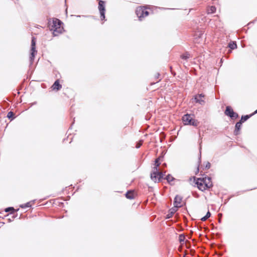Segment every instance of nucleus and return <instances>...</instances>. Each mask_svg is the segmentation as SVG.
Wrapping results in <instances>:
<instances>
[{
	"mask_svg": "<svg viewBox=\"0 0 257 257\" xmlns=\"http://www.w3.org/2000/svg\"><path fill=\"white\" fill-rule=\"evenodd\" d=\"M62 22L57 19H54L53 20L52 25L51 28V31H53V34L54 36H58L63 31V28L61 27Z\"/></svg>",
	"mask_w": 257,
	"mask_h": 257,
	"instance_id": "1",
	"label": "nucleus"
},
{
	"mask_svg": "<svg viewBox=\"0 0 257 257\" xmlns=\"http://www.w3.org/2000/svg\"><path fill=\"white\" fill-rule=\"evenodd\" d=\"M166 172H163L160 168L154 167L151 174V179L155 182H159L165 176Z\"/></svg>",
	"mask_w": 257,
	"mask_h": 257,
	"instance_id": "2",
	"label": "nucleus"
},
{
	"mask_svg": "<svg viewBox=\"0 0 257 257\" xmlns=\"http://www.w3.org/2000/svg\"><path fill=\"white\" fill-rule=\"evenodd\" d=\"M182 121L185 125H191L194 126H197L199 122L193 118L192 116L190 114H185L182 117Z\"/></svg>",
	"mask_w": 257,
	"mask_h": 257,
	"instance_id": "3",
	"label": "nucleus"
},
{
	"mask_svg": "<svg viewBox=\"0 0 257 257\" xmlns=\"http://www.w3.org/2000/svg\"><path fill=\"white\" fill-rule=\"evenodd\" d=\"M146 8L144 7H140L137 8L136 13L140 21L142 19L149 15V12L146 11Z\"/></svg>",
	"mask_w": 257,
	"mask_h": 257,
	"instance_id": "4",
	"label": "nucleus"
},
{
	"mask_svg": "<svg viewBox=\"0 0 257 257\" xmlns=\"http://www.w3.org/2000/svg\"><path fill=\"white\" fill-rule=\"evenodd\" d=\"M36 53L37 51L36 50V41L35 39L33 37L31 42V54L30 56V61L31 63H32L33 60L34 59L35 54Z\"/></svg>",
	"mask_w": 257,
	"mask_h": 257,
	"instance_id": "5",
	"label": "nucleus"
},
{
	"mask_svg": "<svg viewBox=\"0 0 257 257\" xmlns=\"http://www.w3.org/2000/svg\"><path fill=\"white\" fill-rule=\"evenodd\" d=\"M98 9L100 14V18L101 20L105 19V6L104 2L102 1H99Z\"/></svg>",
	"mask_w": 257,
	"mask_h": 257,
	"instance_id": "6",
	"label": "nucleus"
},
{
	"mask_svg": "<svg viewBox=\"0 0 257 257\" xmlns=\"http://www.w3.org/2000/svg\"><path fill=\"white\" fill-rule=\"evenodd\" d=\"M225 114L229 116L232 118H236L238 117V114L234 112L229 106H227L225 111Z\"/></svg>",
	"mask_w": 257,
	"mask_h": 257,
	"instance_id": "7",
	"label": "nucleus"
},
{
	"mask_svg": "<svg viewBox=\"0 0 257 257\" xmlns=\"http://www.w3.org/2000/svg\"><path fill=\"white\" fill-rule=\"evenodd\" d=\"M203 180L200 178L197 179L196 182V184L197 185L198 188H199V190L201 191L205 190L207 188V187H206L207 185L203 183Z\"/></svg>",
	"mask_w": 257,
	"mask_h": 257,
	"instance_id": "8",
	"label": "nucleus"
},
{
	"mask_svg": "<svg viewBox=\"0 0 257 257\" xmlns=\"http://www.w3.org/2000/svg\"><path fill=\"white\" fill-rule=\"evenodd\" d=\"M182 197L179 195H177L174 201V205L175 207H180L181 206Z\"/></svg>",
	"mask_w": 257,
	"mask_h": 257,
	"instance_id": "9",
	"label": "nucleus"
},
{
	"mask_svg": "<svg viewBox=\"0 0 257 257\" xmlns=\"http://www.w3.org/2000/svg\"><path fill=\"white\" fill-rule=\"evenodd\" d=\"M204 97V95H203L202 94H200L195 96V100L196 102H198L201 105H203L205 103V101L202 99V98H203Z\"/></svg>",
	"mask_w": 257,
	"mask_h": 257,
	"instance_id": "10",
	"label": "nucleus"
},
{
	"mask_svg": "<svg viewBox=\"0 0 257 257\" xmlns=\"http://www.w3.org/2000/svg\"><path fill=\"white\" fill-rule=\"evenodd\" d=\"M202 180H203V183L206 184V187L207 188H209L212 186V183L211 182V179L209 177H205L204 178H203Z\"/></svg>",
	"mask_w": 257,
	"mask_h": 257,
	"instance_id": "11",
	"label": "nucleus"
},
{
	"mask_svg": "<svg viewBox=\"0 0 257 257\" xmlns=\"http://www.w3.org/2000/svg\"><path fill=\"white\" fill-rule=\"evenodd\" d=\"M242 122L241 121L237 122L235 125V129L234 131V134L235 135H237L238 134V132L241 126Z\"/></svg>",
	"mask_w": 257,
	"mask_h": 257,
	"instance_id": "12",
	"label": "nucleus"
},
{
	"mask_svg": "<svg viewBox=\"0 0 257 257\" xmlns=\"http://www.w3.org/2000/svg\"><path fill=\"white\" fill-rule=\"evenodd\" d=\"M53 89L57 90H59L61 88V85L59 84V80H56L52 85Z\"/></svg>",
	"mask_w": 257,
	"mask_h": 257,
	"instance_id": "13",
	"label": "nucleus"
},
{
	"mask_svg": "<svg viewBox=\"0 0 257 257\" xmlns=\"http://www.w3.org/2000/svg\"><path fill=\"white\" fill-rule=\"evenodd\" d=\"M125 196L127 198L132 199L134 198L135 193L134 191H130L125 194Z\"/></svg>",
	"mask_w": 257,
	"mask_h": 257,
	"instance_id": "14",
	"label": "nucleus"
},
{
	"mask_svg": "<svg viewBox=\"0 0 257 257\" xmlns=\"http://www.w3.org/2000/svg\"><path fill=\"white\" fill-rule=\"evenodd\" d=\"M34 201H32L29 202H27L26 204H22L20 205V207L24 208H27V207H30L32 205V203H34Z\"/></svg>",
	"mask_w": 257,
	"mask_h": 257,
	"instance_id": "15",
	"label": "nucleus"
},
{
	"mask_svg": "<svg viewBox=\"0 0 257 257\" xmlns=\"http://www.w3.org/2000/svg\"><path fill=\"white\" fill-rule=\"evenodd\" d=\"M216 11V8L214 6H211L209 9H208L207 12L208 14H213Z\"/></svg>",
	"mask_w": 257,
	"mask_h": 257,
	"instance_id": "16",
	"label": "nucleus"
},
{
	"mask_svg": "<svg viewBox=\"0 0 257 257\" xmlns=\"http://www.w3.org/2000/svg\"><path fill=\"white\" fill-rule=\"evenodd\" d=\"M228 47L231 49H234L236 48V44L234 42H231V43H230L228 45Z\"/></svg>",
	"mask_w": 257,
	"mask_h": 257,
	"instance_id": "17",
	"label": "nucleus"
},
{
	"mask_svg": "<svg viewBox=\"0 0 257 257\" xmlns=\"http://www.w3.org/2000/svg\"><path fill=\"white\" fill-rule=\"evenodd\" d=\"M166 180L168 182H171L174 180V178L170 175H168L166 177Z\"/></svg>",
	"mask_w": 257,
	"mask_h": 257,
	"instance_id": "18",
	"label": "nucleus"
},
{
	"mask_svg": "<svg viewBox=\"0 0 257 257\" xmlns=\"http://www.w3.org/2000/svg\"><path fill=\"white\" fill-rule=\"evenodd\" d=\"M185 236L183 234H180L179 237V240L180 243H182L185 240Z\"/></svg>",
	"mask_w": 257,
	"mask_h": 257,
	"instance_id": "19",
	"label": "nucleus"
},
{
	"mask_svg": "<svg viewBox=\"0 0 257 257\" xmlns=\"http://www.w3.org/2000/svg\"><path fill=\"white\" fill-rule=\"evenodd\" d=\"M249 116L248 115L242 116L241 117V120L240 121H241V122H244V121H246L247 119H248L249 118Z\"/></svg>",
	"mask_w": 257,
	"mask_h": 257,
	"instance_id": "20",
	"label": "nucleus"
},
{
	"mask_svg": "<svg viewBox=\"0 0 257 257\" xmlns=\"http://www.w3.org/2000/svg\"><path fill=\"white\" fill-rule=\"evenodd\" d=\"M160 158H158L155 161V163L154 164L155 166L154 167H157V168H159L158 167L160 166V163H159Z\"/></svg>",
	"mask_w": 257,
	"mask_h": 257,
	"instance_id": "21",
	"label": "nucleus"
},
{
	"mask_svg": "<svg viewBox=\"0 0 257 257\" xmlns=\"http://www.w3.org/2000/svg\"><path fill=\"white\" fill-rule=\"evenodd\" d=\"M14 115V113L12 111H10L8 113L7 116L8 118H13Z\"/></svg>",
	"mask_w": 257,
	"mask_h": 257,
	"instance_id": "22",
	"label": "nucleus"
},
{
	"mask_svg": "<svg viewBox=\"0 0 257 257\" xmlns=\"http://www.w3.org/2000/svg\"><path fill=\"white\" fill-rule=\"evenodd\" d=\"M177 208L175 206L170 210V213L171 214H174L177 211Z\"/></svg>",
	"mask_w": 257,
	"mask_h": 257,
	"instance_id": "23",
	"label": "nucleus"
},
{
	"mask_svg": "<svg viewBox=\"0 0 257 257\" xmlns=\"http://www.w3.org/2000/svg\"><path fill=\"white\" fill-rule=\"evenodd\" d=\"M189 57H190L189 54H186V55H183V56H182V59H185V60H186V59H187L188 58H189Z\"/></svg>",
	"mask_w": 257,
	"mask_h": 257,
	"instance_id": "24",
	"label": "nucleus"
},
{
	"mask_svg": "<svg viewBox=\"0 0 257 257\" xmlns=\"http://www.w3.org/2000/svg\"><path fill=\"white\" fill-rule=\"evenodd\" d=\"M142 143H143V141H140L139 143H138L137 145H136V148H139L142 145Z\"/></svg>",
	"mask_w": 257,
	"mask_h": 257,
	"instance_id": "25",
	"label": "nucleus"
},
{
	"mask_svg": "<svg viewBox=\"0 0 257 257\" xmlns=\"http://www.w3.org/2000/svg\"><path fill=\"white\" fill-rule=\"evenodd\" d=\"M10 210H14V209L13 207H9V208H7L5 209V211L6 212H9L10 211Z\"/></svg>",
	"mask_w": 257,
	"mask_h": 257,
	"instance_id": "26",
	"label": "nucleus"
},
{
	"mask_svg": "<svg viewBox=\"0 0 257 257\" xmlns=\"http://www.w3.org/2000/svg\"><path fill=\"white\" fill-rule=\"evenodd\" d=\"M207 219H208V218H207L206 216H204L203 217L201 218V220L202 221H205L206 220H207Z\"/></svg>",
	"mask_w": 257,
	"mask_h": 257,
	"instance_id": "27",
	"label": "nucleus"
},
{
	"mask_svg": "<svg viewBox=\"0 0 257 257\" xmlns=\"http://www.w3.org/2000/svg\"><path fill=\"white\" fill-rule=\"evenodd\" d=\"M205 167L207 169H209L210 167V164L209 162H207Z\"/></svg>",
	"mask_w": 257,
	"mask_h": 257,
	"instance_id": "28",
	"label": "nucleus"
},
{
	"mask_svg": "<svg viewBox=\"0 0 257 257\" xmlns=\"http://www.w3.org/2000/svg\"><path fill=\"white\" fill-rule=\"evenodd\" d=\"M211 214L209 211H208L205 215L208 218L210 216Z\"/></svg>",
	"mask_w": 257,
	"mask_h": 257,
	"instance_id": "29",
	"label": "nucleus"
},
{
	"mask_svg": "<svg viewBox=\"0 0 257 257\" xmlns=\"http://www.w3.org/2000/svg\"><path fill=\"white\" fill-rule=\"evenodd\" d=\"M172 214L170 213H169V214L167 215V218H170L171 216H172Z\"/></svg>",
	"mask_w": 257,
	"mask_h": 257,
	"instance_id": "30",
	"label": "nucleus"
},
{
	"mask_svg": "<svg viewBox=\"0 0 257 257\" xmlns=\"http://www.w3.org/2000/svg\"><path fill=\"white\" fill-rule=\"evenodd\" d=\"M199 172V167H198V168H197V172Z\"/></svg>",
	"mask_w": 257,
	"mask_h": 257,
	"instance_id": "31",
	"label": "nucleus"
},
{
	"mask_svg": "<svg viewBox=\"0 0 257 257\" xmlns=\"http://www.w3.org/2000/svg\"><path fill=\"white\" fill-rule=\"evenodd\" d=\"M255 113H257V109L254 112Z\"/></svg>",
	"mask_w": 257,
	"mask_h": 257,
	"instance_id": "32",
	"label": "nucleus"
}]
</instances>
